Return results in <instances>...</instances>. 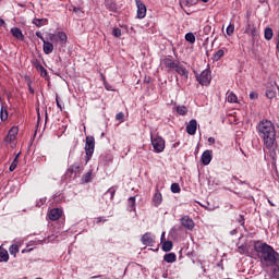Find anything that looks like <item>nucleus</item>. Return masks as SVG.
I'll return each mask as SVG.
<instances>
[{
	"label": "nucleus",
	"mask_w": 279,
	"mask_h": 279,
	"mask_svg": "<svg viewBox=\"0 0 279 279\" xmlns=\"http://www.w3.org/2000/svg\"><path fill=\"white\" fill-rule=\"evenodd\" d=\"M162 64H165V66L168 69V71H173V69H175V65L178 63H175V61H172L169 58H163L162 59Z\"/></svg>",
	"instance_id": "2eb2a0df"
},
{
	"label": "nucleus",
	"mask_w": 279,
	"mask_h": 279,
	"mask_svg": "<svg viewBox=\"0 0 279 279\" xmlns=\"http://www.w3.org/2000/svg\"><path fill=\"white\" fill-rule=\"evenodd\" d=\"M177 112L178 114H181L182 117H184V114L189 112V109H186V106H180L177 108Z\"/></svg>",
	"instance_id": "c756f323"
},
{
	"label": "nucleus",
	"mask_w": 279,
	"mask_h": 279,
	"mask_svg": "<svg viewBox=\"0 0 279 279\" xmlns=\"http://www.w3.org/2000/svg\"><path fill=\"white\" fill-rule=\"evenodd\" d=\"M10 260V255L8 251L0 248V263H8Z\"/></svg>",
	"instance_id": "aec40b11"
},
{
	"label": "nucleus",
	"mask_w": 279,
	"mask_h": 279,
	"mask_svg": "<svg viewBox=\"0 0 279 279\" xmlns=\"http://www.w3.org/2000/svg\"><path fill=\"white\" fill-rule=\"evenodd\" d=\"M5 25V21H3V19H0V27H4Z\"/></svg>",
	"instance_id": "6e6d98bb"
},
{
	"label": "nucleus",
	"mask_w": 279,
	"mask_h": 279,
	"mask_svg": "<svg viewBox=\"0 0 279 279\" xmlns=\"http://www.w3.org/2000/svg\"><path fill=\"white\" fill-rule=\"evenodd\" d=\"M213 160V150H205L201 157V161L203 162V165L207 166L210 165Z\"/></svg>",
	"instance_id": "9d476101"
},
{
	"label": "nucleus",
	"mask_w": 279,
	"mask_h": 279,
	"mask_svg": "<svg viewBox=\"0 0 279 279\" xmlns=\"http://www.w3.org/2000/svg\"><path fill=\"white\" fill-rule=\"evenodd\" d=\"M97 223H101V218H98V219H97Z\"/></svg>",
	"instance_id": "bf43d9fd"
},
{
	"label": "nucleus",
	"mask_w": 279,
	"mask_h": 279,
	"mask_svg": "<svg viewBox=\"0 0 279 279\" xmlns=\"http://www.w3.org/2000/svg\"><path fill=\"white\" fill-rule=\"evenodd\" d=\"M199 0H182V3H184V5H196V3Z\"/></svg>",
	"instance_id": "4c0bfd02"
},
{
	"label": "nucleus",
	"mask_w": 279,
	"mask_h": 279,
	"mask_svg": "<svg viewBox=\"0 0 279 279\" xmlns=\"http://www.w3.org/2000/svg\"><path fill=\"white\" fill-rule=\"evenodd\" d=\"M163 260H165L166 263H175V260H177L175 253L166 254V255L163 256Z\"/></svg>",
	"instance_id": "4be33fe9"
},
{
	"label": "nucleus",
	"mask_w": 279,
	"mask_h": 279,
	"mask_svg": "<svg viewBox=\"0 0 279 279\" xmlns=\"http://www.w3.org/2000/svg\"><path fill=\"white\" fill-rule=\"evenodd\" d=\"M234 232H235V230H233V231L231 232V234H234Z\"/></svg>",
	"instance_id": "338daca9"
},
{
	"label": "nucleus",
	"mask_w": 279,
	"mask_h": 279,
	"mask_svg": "<svg viewBox=\"0 0 279 279\" xmlns=\"http://www.w3.org/2000/svg\"><path fill=\"white\" fill-rule=\"evenodd\" d=\"M124 118H125V114L123 112H119L116 116L117 121H123Z\"/></svg>",
	"instance_id": "c03bdc74"
},
{
	"label": "nucleus",
	"mask_w": 279,
	"mask_h": 279,
	"mask_svg": "<svg viewBox=\"0 0 279 279\" xmlns=\"http://www.w3.org/2000/svg\"><path fill=\"white\" fill-rule=\"evenodd\" d=\"M268 149H269L268 154H269L270 158H272V160H276V144H274V146Z\"/></svg>",
	"instance_id": "f704fd0d"
},
{
	"label": "nucleus",
	"mask_w": 279,
	"mask_h": 279,
	"mask_svg": "<svg viewBox=\"0 0 279 279\" xmlns=\"http://www.w3.org/2000/svg\"><path fill=\"white\" fill-rule=\"evenodd\" d=\"M253 38H256L258 36V32L256 31V26H252L251 31L248 32Z\"/></svg>",
	"instance_id": "ea45409f"
},
{
	"label": "nucleus",
	"mask_w": 279,
	"mask_h": 279,
	"mask_svg": "<svg viewBox=\"0 0 279 279\" xmlns=\"http://www.w3.org/2000/svg\"><path fill=\"white\" fill-rule=\"evenodd\" d=\"M202 1H203V3H208L209 0H202Z\"/></svg>",
	"instance_id": "680f3d73"
},
{
	"label": "nucleus",
	"mask_w": 279,
	"mask_h": 279,
	"mask_svg": "<svg viewBox=\"0 0 279 279\" xmlns=\"http://www.w3.org/2000/svg\"><path fill=\"white\" fill-rule=\"evenodd\" d=\"M228 101H229V104H236V101H238V98H236V94H234V93H229V95H228Z\"/></svg>",
	"instance_id": "7c9ffc66"
},
{
	"label": "nucleus",
	"mask_w": 279,
	"mask_h": 279,
	"mask_svg": "<svg viewBox=\"0 0 279 279\" xmlns=\"http://www.w3.org/2000/svg\"><path fill=\"white\" fill-rule=\"evenodd\" d=\"M252 24H250V21H247V27L245 29V34H250V32L252 31Z\"/></svg>",
	"instance_id": "8fccbe9b"
},
{
	"label": "nucleus",
	"mask_w": 279,
	"mask_h": 279,
	"mask_svg": "<svg viewBox=\"0 0 279 279\" xmlns=\"http://www.w3.org/2000/svg\"><path fill=\"white\" fill-rule=\"evenodd\" d=\"M9 252L13 256H16V254H19V245H16V244L11 245V247L9 248Z\"/></svg>",
	"instance_id": "2f4dec72"
},
{
	"label": "nucleus",
	"mask_w": 279,
	"mask_h": 279,
	"mask_svg": "<svg viewBox=\"0 0 279 279\" xmlns=\"http://www.w3.org/2000/svg\"><path fill=\"white\" fill-rule=\"evenodd\" d=\"M21 156V153H19L14 160L12 161L11 166L9 167V171H14L16 167H19V157Z\"/></svg>",
	"instance_id": "a878e982"
},
{
	"label": "nucleus",
	"mask_w": 279,
	"mask_h": 279,
	"mask_svg": "<svg viewBox=\"0 0 279 279\" xmlns=\"http://www.w3.org/2000/svg\"><path fill=\"white\" fill-rule=\"evenodd\" d=\"M108 193L111 195V199L114 198V193H117V190L110 187L107 192H106V195H108Z\"/></svg>",
	"instance_id": "a18cd8bd"
},
{
	"label": "nucleus",
	"mask_w": 279,
	"mask_h": 279,
	"mask_svg": "<svg viewBox=\"0 0 279 279\" xmlns=\"http://www.w3.org/2000/svg\"><path fill=\"white\" fill-rule=\"evenodd\" d=\"M238 221L241 223V226H245V217L243 215L239 216Z\"/></svg>",
	"instance_id": "49530a36"
},
{
	"label": "nucleus",
	"mask_w": 279,
	"mask_h": 279,
	"mask_svg": "<svg viewBox=\"0 0 279 279\" xmlns=\"http://www.w3.org/2000/svg\"><path fill=\"white\" fill-rule=\"evenodd\" d=\"M48 40H50L51 43H58V35L49 34L48 35Z\"/></svg>",
	"instance_id": "a19ab883"
},
{
	"label": "nucleus",
	"mask_w": 279,
	"mask_h": 279,
	"mask_svg": "<svg viewBox=\"0 0 279 279\" xmlns=\"http://www.w3.org/2000/svg\"><path fill=\"white\" fill-rule=\"evenodd\" d=\"M56 102H57L58 108H60V110H62V105L60 104L58 96L56 97Z\"/></svg>",
	"instance_id": "864d4df0"
},
{
	"label": "nucleus",
	"mask_w": 279,
	"mask_h": 279,
	"mask_svg": "<svg viewBox=\"0 0 279 279\" xmlns=\"http://www.w3.org/2000/svg\"><path fill=\"white\" fill-rule=\"evenodd\" d=\"M47 117H48V116H47V112H46V119H47Z\"/></svg>",
	"instance_id": "774afa93"
},
{
	"label": "nucleus",
	"mask_w": 279,
	"mask_h": 279,
	"mask_svg": "<svg viewBox=\"0 0 279 279\" xmlns=\"http://www.w3.org/2000/svg\"><path fill=\"white\" fill-rule=\"evenodd\" d=\"M90 175H92L90 172H87V173L85 174V182H90Z\"/></svg>",
	"instance_id": "603ef678"
},
{
	"label": "nucleus",
	"mask_w": 279,
	"mask_h": 279,
	"mask_svg": "<svg viewBox=\"0 0 279 279\" xmlns=\"http://www.w3.org/2000/svg\"><path fill=\"white\" fill-rule=\"evenodd\" d=\"M185 40L187 43H191V45H194V43H195V35L193 33H187L185 35Z\"/></svg>",
	"instance_id": "c85d7f7f"
},
{
	"label": "nucleus",
	"mask_w": 279,
	"mask_h": 279,
	"mask_svg": "<svg viewBox=\"0 0 279 279\" xmlns=\"http://www.w3.org/2000/svg\"><path fill=\"white\" fill-rule=\"evenodd\" d=\"M181 226H183V228L186 230H193V228H195V222L191 219V217L183 216L181 218Z\"/></svg>",
	"instance_id": "0eeeda50"
},
{
	"label": "nucleus",
	"mask_w": 279,
	"mask_h": 279,
	"mask_svg": "<svg viewBox=\"0 0 279 279\" xmlns=\"http://www.w3.org/2000/svg\"><path fill=\"white\" fill-rule=\"evenodd\" d=\"M151 145L157 154L165 151V141L160 136H151Z\"/></svg>",
	"instance_id": "20e7f679"
},
{
	"label": "nucleus",
	"mask_w": 279,
	"mask_h": 279,
	"mask_svg": "<svg viewBox=\"0 0 279 279\" xmlns=\"http://www.w3.org/2000/svg\"><path fill=\"white\" fill-rule=\"evenodd\" d=\"M28 90L31 93V95H34V88H32V84L28 83Z\"/></svg>",
	"instance_id": "5fc2aeb1"
},
{
	"label": "nucleus",
	"mask_w": 279,
	"mask_h": 279,
	"mask_svg": "<svg viewBox=\"0 0 279 279\" xmlns=\"http://www.w3.org/2000/svg\"><path fill=\"white\" fill-rule=\"evenodd\" d=\"M270 206H276L271 201H268Z\"/></svg>",
	"instance_id": "052dcab7"
},
{
	"label": "nucleus",
	"mask_w": 279,
	"mask_h": 279,
	"mask_svg": "<svg viewBox=\"0 0 279 279\" xmlns=\"http://www.w3.org/2000/svg\"><path fill=\"white\" fill-rule=\"evenodd\" d=\"M16 134H19V128L17 126L11 128L7 135V143H12L16 138Z\"/></svg>",
	"instance_id": "f8f14e48"
},
{
	"label": "nucleus",
	"mask_w": 279,
	"mask_h": 279,
	"mask_svg": "<svg viewBox=\"0 0 279 279\" xmlns=\"http://www.w3.org/2000/svg\"><path fill=\"white\" fill-rule=\"evenodd\" d=\"M186 132L190 136H195L197 132V120L192 119L189 124L186 125Z\"/></svg>",
	"instance_id": "6e6552de"
},
{
	"label": "nucleus",
	"mask_w": 279,
	"mask_h": 279,
	"mask_svg": "<svg viewBox=\"0 0 279 279\" xmlns=\"http://www.w3.org/2000/svg\"><path fill=\"white\" fill-rule=\"evenodd\" d=\"M171 250H173V242H171V241L163 242L162 251L163 252H171Z\"/></svg>",
	"instance_id": "b1692460"
},
{
	"label": "nucleus",
	"mask_w": 279,
	"mask_h": 279,
	"mask_svg": "<svg viewBox=\"0 0 279 279\" xmlns=\"http://www.w3.org/2000/svg\"><path fill=\"white\" fill-rule=\"evenodd\" d=\"M44 53H46V56H49V53H53V44L44 40Z\"/></svg>",
	"instance_id": "a211bd4d"
},
{
	"label": "nucleus",
	"mask_w": 279,
	"mask_h": 279,
	"mask_svg": "<svg viewBox=\"0 0 279 279\" xmlns=\"http://www.w3.org/2000/svg\"><path fill=\"white\" fill-rule=\"evenodd\" d=\"M171 191H172L173 193H180V191H181L180 184H178V183H172V184H171Z\"/></svg>",
	"instance_id": "e433bc0d"
},
{
	"label": "nucleus",
	"mask_w": 279,
	"mask_h": 279,
	"mask_svg": "<svg viewBox=\"0 0 279 279\" xmlns=\"http://www.w3.org/2000/svg\"><path fill=\"white\" fill-rule=\"evenodd\" d=\"M48 217L50 221H58L62 217V209L53 208L49 211Z\"/></svg>",
	"instance_id": "1a4fd4ad"
},
{
	"label": "nucleus",
	"mask_w": 279,
	"mask_h": 279,
	"mask_svg": "<svg viewBox=\"0 0 279 279\" xmlns=\"http://www.w3.org/2000/svg\"><path fill=\"white\" fill-rule=\"evenodd\" d=\"M135 204H136V197L131 196V197L129 198V206H130L131 208H134Z\"/></svg>",
	"instance_id": "37998d69"
},
{
	"label": "nucleus",
	"mask_w": 279,
	"mask_h": 279,
	"mask_svg": "<svg viewBox=\"0 0 279 279\" xmlns=\"http://www.w3.org/2000/svg\"><path fill=\"white\" fill-rule=\"evenodd\" d=\"M112 34L114 38H121V28H113Z\"/></svg>",
	"instance_id": "58836bf2"
},
{
	"label": "nucleus",
	"mask_w": 279,
	"mask_h": 279,
	"mask_svg": "<svg viewBox=\"0 0 279 279\" xmlns=\"http://www.w3.org/2000/svg\"><path fill=\"white\" fill-rule=\"evenodd\" d=\"M37 119L40 121V109L37 108Z\"/></svg>",
	"instance_id": "13d9d810"
},
{
	"label": "nucleus",
	"mask_w": 279,
	"mask_h": 279,
	"mask_svg": "<svg viewBox=\"0 0 279 279\" xmlns=\"http://www.w3.org/2000/svg\"><path fill=\"white\" fill-rule=\"evenodd\" d=\"M85 151H86V162L93 158V154H95V137L87 136L85 143Z\"/></svg>",
	"instance_id": "7ed1b4c3"
},
{
	"label": "nucleus",
	"mask_w": 279,
	"mask_h": 279,
	"mask_svg": "<svg viewBox=\"0 0 279 279\" xmlns=\"http://www.w3.org/2000/svg\"><path fill=\"white\" fill-rule=\"evenodd\" d=\"M60 40L62 44L66 43L68 37H66V33L64 32H59L57 35V40Z\"/></svg>",
	"instance_id": "cd10ccee"
},
{
	"label": "nucleus",
	"mask_w": 279,
	"mask_h": 279,
	"mask_svg": "<svg viewBox=\"0 0 279 279\" xmlns=\"http://www.w3.org/2000/svg\"><path fill=\"white\" fill-rule=\"evenodd\" d=\"M223 50L222 49H220V50H218L215 54H214V57H213V60H214V62H219V60H221V58H223Z\"/></svg>",
	"instance_id": "bb28decb"
},
{
	"label": "nucleus",
	"mask_w": 279,
	"mask_h": 279,
	"mask_svg": "<svg viewBox=\"0 0 279 279\" xmlns=\"http://www.w3.org/2000/svg\"><path fill=\"white\" fill-rule=\"evenodd\" d=\"M260 1V3H265V0H259Z\"/></svg>",
	"instance_id": "0e129e2a"
},
{
	"label": "nucleus",
	"mask_w": 279,
	"mask_h": 279,
	"mask_svg": "<svg viewBox=\"0 0 279 279\" xmlns=\"http://www.w3.org/2000/svg\"><path fill=\"white\" fill-rule=\"evenodd\" d=\"M36 36H37V38H39V40H41L43 43H45V37H43V33L36 32Z\"/></svg>",
	"instance_id": "09e8293b"
},
{
	"label": "nucleus",
	"mask_w": 279,
	"mask_h": 279,
	"mask_svg": "<svg viewBox=\"0 0 279 279\" xmlns=\"http://www.w3.org/2000/svg\"><path fill=\"white\" fill-rule=\"evenodd\" d=\"M264 36L266 40H271L274 38V29L269 27L265 28Z\"/></svg>",
	"instance_id": "393cba45"
},
{
	"label": "nucleus",
	"mask_w": 279,
	"mask_h": 279,
	"mask_svg": "<svg viewBox=\"0 0 279 279\" xmlns=\"http://www.w3.org/2000/svg\"><path fill=\"white\" fill-rule=\"evenodd\" d=\"M272 267H275V268H272V276L275 278H278L279 277V263L278 264H272Z\"/></svg>",
	"instance_id": "473e14b6"
},
{
	"label": "nucleus",
	"mask_w": 279,
	"mask_h": 279,
	"mask_svg": "<svg viewBox=\"0 0 279 279\" xmlns=\"http://www.w3.org/2000/svg\"><path fill=\"white\" fill-rule=\"evenodd\" d=\"M136 7H137V19H143L144 16H147V7L143 1L135 0Z\"/></svg>",
	"instance_id": "423d86ee"
},
{
	"label": "nucleus",
	"mask_w": 279,
	"mask_h": 279,
	"mask_svg": "<svg viewBox=\"0 0 279 279\" xmlns=\"http://www.w3.org/2000/svg\"><path fill=\"white\" fill-rule=\"evenodd\" d=\"M73 12H75V14H82V9L74 7Z\"/></svg>",
	"instance_id": "3c124183"
},
{
	"label": "nucleus",
	"mask_w": 279,
	"mask_h": 279,
	"mask_svg": "<svg viewBox=\"0 0 279 279\" xmlns=\"http://www.w3.org/2000/svg\"><path fill=\"white\" fill-rule=\"evenodd\" d=\"M162 239H165V233L161 234V241H162Z\"/></svg>",
	"instance_id": "e2e57ef3"
},
{
	"label": "nucleus",
	"mask_w": 279,
	"mask_h": 279,
	"mask_svg": "<svg viewBox=\"0 0 279 279\" xmlns=\"http://www.w3.org/2000/svg\"><path fill=\"white\" fill-rule=\"evenodd\" d=\"M80 169V165L74 163L68 169V173H76V171Z\"/></svg>",
	"instance_id": "72a5a7b5"
},
{
	"label": "nucleus",
	"mask_w": 279,
	"mask_h": 279,
	"mask_svg": "<svg viewBox=\"0 0 279 279\" xmlns=\"http://www.w3.org/2000/svg\"><path fill=\"white\" fill-rule=\"evenodd\" d=\"M105 5L107 10H110V12H117V4L114 3V0H105Z\"/></svg>",
	"instance_id": "6ab92c4d"
},
{
	"label": "nucleus",
	"mask_w": 279,
	"mask_h": 279,
	"mask_svg": "<svg viewBox=\"0 0 279 279\" xmlns=\"http://www.w3.org/2000/svg\"><path fill=\"white\" fill-rule=\"evenodd\" d=\"M278 93V84H271V87L266 90V97L268 99H274Z\"/></svg>",
	"instance_id": "9b49d317"
},
{
	"label": "nucleus",
	"mask_w": 279,
	"mask_h": 279,
	"mask_svg": "<svg viewBox=\"0 0 279 279\" xmlns=\"http://www.w3.org/2000/svg\"><path fill=\"white\" fill-rule=\"evenodd\" d=\"M33 24L36 25V27H43V25H47V19H34Z\"/></svg>",
	"instance_id": "5701e85b"
},
{
	"label": "nucleus",
	"mask_w": 279,
	"mask_h": 279,
	"mask_svg": "<svg viewBox=\"0 0 279 279\" xmlns=\"http://www.w3.org/2000/svg\"><path fill=\"white\" fill-rule=\"evenodd\" d=\"M11 34L14 38H17V40H25V35H23V31L19 27L11 28Z\"/></svg>",
	"instance_id": "4468645a"
},
{
	"label": "nucleus",
	"mask_w": 279,
	"mask_h": 279,
	"mask_svg": "<svg viewBox=\"0 0 279 279\" xmlns=\"http://www.w3.org/2000/svg\"><path fill=\"white\" fill-rule=\"evenodd\" d=\"M208 143L215 144V137H209Z\"/></svg>",
	"instance_id": "4d7b16f0"
},
{
	"label": "nucleus",
	"mask_w": 279,
	"mask_h": 279,
	"mask_svg": "<svg viewBox=\"0 0 279 279\" xmlns=\"http://www.w3.org/2000/svg\"><path fill=\"white\" fill-rule=\"evenodd\" d=\"M34 65L37 69L38 73H40L41 77H47V70L45 69V66H43V64H40L39 60H36L34 62Z\"/></svg>",
	"instance_id": "dca6fc26"
},
{
	"label": "nucleus",
	"mask_w": 279,
	"mask_h": 279,
	"mask_svg": "<svg viewBox=\"0 0 279 279\" xmlns=\"http://www.w3.org/2000/svg\"><path fill=\"white\" fill-rule=\"evenodd\" d=\"M198 84L202 86H208L213 76L210 75V70H204L198 76H196Z\"/></svg>",
	"instance_id": "39448f33"
},
{
	"label": "nucleus",
	"mask_w": 279,
	"mask_h": 279,
	"mask_svg": "<svg viewBox=\"0 0 279 279\" xmlns=\"http://www.w3.org/2000/svg\"><path fill=\"white\" fill-rule=\"evenodd\" d=\"M143 245L153 246L154 245V238H151V233L146 232L141 239Z\"/></svg>",
	"instance_id": "ddd939ff"
},
{
	"label": "nucleus",
	"mask_w": 279,
	"mask_h": 279,
	"mask_svg": "<svg viewBox=\"0 0 279 279\" xmlns=\"http://www.w3.org/2000/svg\"><path fill=\"white\" fill-rule=\"evenodd\" d=\"M131 29H132V32H136V31H134V27H131Z\"/></svg>",
	"instance_id": "69168bd1"
},
{
	"label": "nucleus",
	"mask_w": 279,
	"mask_h": 279,
	"mask_svg": "<svg viewBox=\"0 0 279 279\" xmlns=\"http://www.w3.org/2000/svg\"><path fill=\"white\" fill-rule=\"evenodd\" d=\"M227 34H228V36H232V34H234V25L230 24L227 27Z\"/></svg>",
	"instance_id": "79ce46f5"
},
{
	"label": "nucleus",
	"mask_w": 279,
	"mask_h": 279,
	"mask_svg": "<svg viewBox=\"0 0 279 279\" xmlns=\"http://www.w3.org/2000/svg\"><path fill=\"white\" fill-rule=\"evenodd\" d=\"M260 138L267 149H271L276 144V126L269 120H262L257 125Z\"/></svg>",
	"instance_id": "f03ea898"
},
{
	"label": "nucleus",
	"mask_w": 279,
	"mask_h": 279,
	"mask_svg": "<svg viewBox=\"0 0 279 279\" xmlns=\"http://www.w3.org/2000/svg\"><path fill=\"white\" fill-rule=\"evenodd\" d=\"M153 202L155 206H160V204H162V194L160 192H157L154 195Z\"/></svg>",
	"instance_id": "412c9836"
},
{
	"label": "nucleus",
	"mask_w": 279,
	"mask_h": 279,
	"mask_svg": "<svg viewBox=\"0 0 279 279\" xmlns=\"http://www.w3.org/2000/svg\"><path fill=\"white\" fill-rule=\"evenodd\" d=\"M254 250L260 260L262 267H274V265L279 263V253L274 250V246L257 242L254 244Z\"/></svg>",
	"instance_id": "f257e3e1"
},
{
	"label": "nucleus",
	"mask_w": 279,
	"mask_h": 279,
	"mask_svg": "<svg viewBox=\"0 0 279 279\" xmlns=\"http://www.w3.org/2000/svg\"><path fill=\"white\" fill-rule=\"evenodd\" d=\"M174 71H177V73L183 77H189V71H186V68H184V65L177 64L174 66Z\"/></svg>",
	"instance_id": "f3484780"
},
{
	"label": "nucleus",
	"mask_w": 279,
	"mask_h": 279,
	"mask_svg": "<svg viewBox=\"0 0 279 279\" xmlns=\"http://www.w3.org/2000/svg\"><path fill=\"white\" fill-rule=\"evenodd\" d=\"M0 119H1V121L8 120V110H4V112H3V107L1 108V111H0Z\"/></svg>",
	"instance_id": "c9c22d12"
},
{
	"label": "nucleus",
	"mask_w": 279,
	"mask_h": 279,
	"mask_svg": "<svg viewBox=\"0 0 279 279\" xmlns=\"http://www.w3.org/2000/svg\"><path fill=\"white\" fill-rule=\"evenodd\" d=\"M250 99H258V93H256V92H251V93H250Z\"/></svg>",
	"instance_id": "de8ad7c7"
}]
</instances>
